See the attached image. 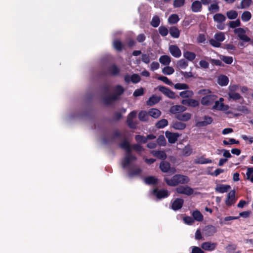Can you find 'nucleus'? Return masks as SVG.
<instances>
[{"label": "nucleus", "mask_w": 253, "mask_h": 253, "mask_svg": "<svg viewBox=\"0 0 253 253\" xmlns=\"http://www.w3.org/2000/svg\"><path fill=\"white\" fill-rule=\"evenodd\" d=\"M192 153V149L189 145L186 146L183 150V154L185 156H188Z\"/></svg>", "instance_id": "58"}, {"label": "nucleus", "mask_w": 253, "mask_h": 253, "mask_svg": "<svg viewBox=\"0 0 253 253\" xmlns=\"http://www.w3.org/2000/svg\"><path fill=\"white\" fill-rule=\"evenodd\" d=\"M234 32L237 35L240 40L245 42L251 41V39L246 35V31L244 29L242 28H236L234 30Z\"/></svg>", "instance_id": "5"}, {"label": "nucleus", "mask_w": 253, "mask_h": 253, "mask_svg": "<svg viewBox=\"0 0 253 253\" xmlns=\"http://www.w3.org/2000/svg\"><path fill=\"white\" fill-rule=\"evenodd\" d=\"M228 95L229 96V100L232 99L233 100H237L242 98V96L238 93L236 92H228Z\"/></svg>", "instance_id": "45"}, {"label": "nucleus", "mask_w": 253, "mask_h": 253, "mask_svg": "<svg viewBox=\"0 0 253 253\" xmlns=\"http://www.w3.org/2000/svg\"><path fill=\"white\" fill-rule=\"evenodd\" d=\"M144 181L147 184L152 185L156 184L158 179L154 176H148L144 178Z\"/></svg>", "instance_id": "38"}, {"label": "nucleus", "mask_w": 253, "mask_h": 253, "mask_svg": "<svg viewBox=\"0 0 253 253\" xmlns=\"http://www.w3.org/2000/svg\"><path fill=\"white\" fill-rule=\"evenodd\" d=\"M247 179L253 182V168H249L246 173Z\"/></svg>", "instance_id": "50"}, {"label": "nucleus", "mask_w": 253, "mask_h": 253, "mask_svg": "<svg viewBox=\"0 0 253 253\" xmlns=\"http://www.w3.org/2000/svg\"><path fill=\"white\" fill-rule=\"evenodd\" d=\"M140 79V77L138 74H133L131 76V82L134 84L138 83Z\"/></svg>", "instance_id": "57"}, {"label": "nucleus", "mask_w": 253, "mask_h": 253, "mask_svg": "<svg viewBox=\"0 0 253 253\" xmlns=\"http://www.w3.org/2000/svg\"><path fill=\"white\" fill-rule=\"evenodd\" d=\"M172 127L176 130H183L186 127V125L180 122H174L173 123Z\"/></svg>", "instance_id": "34"}, {"label": "nucleus", "mask_w": 253, "mask_h": 253, "mask_svg": "<svg viewBox=\"0 0 253 253\" xmlns=\"http://www.w3.org/2000/svg\"><path fill=\"white\" fill-rule=\"evenodd\" d=\"M217 246V243L210 241L205 242L202 244L201 248L206 251L212 252L215 250Z\"/></svg>", "instance_id": "10"}, {"label": "nucleus", "mask_w": 253, "mask_h": 253, "mask_svg": "<svg viewBox=\"0 0 253 253\" xmlns=\"http://www.w3.org/2000/svg\"><path fill=\"white\" fill-rule=\"evenodd\" d=\"M217 231L216 228L211 225L206 226L203 229V234L206 237L213 236Z\"/></svg>", "instance_id": "12"}, {"label": "nucleus", "mask_w": 253, "mask_h": 253, "mask_svg": "<svg viewBox=\"0 0 253 253\" xmlns=\"http://www.w3.org/2000/svg\"><path fill=\"white\" fill-rule=\"evenodd\" d=\"M169 192L165 189H155L153 190V194L158 199L165 198L169 195Z\"/></svg>", "instance_id": "7"}, {"label": "nucleus", "mask_w": 253, "mask_h": 253, "mask_svg": "<svg viewBox=\"0 0 253 253\" xmlns=\"http://www.w3.org/2000/svg\"><path fill=\"white\" fill-rule=\"evenodd\" d=\"M179 95L182 98H189L193 95V92L191 90H186L180 92Z\"/></svg>", "instance_id": "43"}, {"label": "nucleus", "mask_w": 253, "mask_h": 253, "mask_svg": "<svg viewBox=\"0 0 253 253\" xmlns=\"http://www.w3.org/2000/svg\"><path fill=\"white\" fill-rule=\"evenodd\" d=\"M183 200L182 199H176L172 204L171 209L174 211H177L180 209L183 206Z\"/></svg>", "instance_id": "19"}, {"label": "nucleus", "mask_w": 253, "mask_h": 253, "mask_svg": "<svg viewBox=\"0 0 253 253\" xmlns=\"http://www.w3.org/2000/svg\"><path fill=\"white\" fill-rule=\"evenodd\" d=\"M209 10L211 12H216L218 11L219 10V7L216 3H213L210 5L209 7Z\"/></svg>", "instance_id": "54"}, {"label": "nucleus", "mask_w": 253, "mask_h": 253, "mask_svg": "<svg viewBox=\"0 0 253 253\" xmlns=\"http://www.w3.org/2000/svg\"><path fill=\"white\" fill-rule=\"evenodd\" d=\"M199 65L202 68L208 69L209 67V63L205 60H201L199 62Z\"/></svg>", "instance_id": "64"}, {"label": "nucleus", "mask_w": 253, "mask_h": 253, "mask_svg": "<svg viewBox=\"0 0 253 253\" xmlns=\"http://www.w3.org/2000/svg\"><path fill=\"white\" fill-rule=\"evenodd\" d=\"M230 188V186L228 185L218 184L215 188L216 192L223 193L226 192Z\"/></svg>", "instance_id": "23"}, {"label": "nucleus", "mask_w": 253, "mask_h": 253, "mask_svg": "<svg viewBox=\"0 0 253 253\" xmlns=\"http://www.w3.org/2000/svg\"><path fill=\"white\" fill-rule=\"evenodd\" d=\"M169 51L171 55L175 58H179L181 55V50L176 45H169Z\"/></svg>", "instance_id": "14"}, {"label": "nucleus", "mask_w": 253, "mask_h": 253, "mask_svg": "<svg viewBox=\"0 0 253 253\" xmlns=\"http://www.w3.org/2000/svg\"><path fill=\"white\" fill-rule=\"evenodd\" d=\"M165 180L168 185L175 186L178 184H187L189 181V178L186 175L175 174L170 179L165 178Z\"/></svg>", "instance_id": "3"}, {"label": "nucleus", "mask_w": 253, "mask_h": 253, "mask_svg": "<svg viewBox=\"0 0 253 253\" xmlns=\"http://www.w3.org/2000/svg\"><path fill=\"white\" fill-rule=\"evenodd\" d=\"M174 88L176 89H188L189 86L186 84L177 83L174 84Z\"/></svg>", "instance_id": "52"}, {"label": "nucleus", "mask_w": 253, "mask_h": 253, "mask_svg": "<svg viewBox=\"0 0 253 253\" xmlns=\"http://www.w3.org/2000/svg\"><path fill=\"white\" fill-rule=\"evenodd\" d=\"M157 143L160 146H165L166 144V141L163 135H160L157 139Z\"/></svg>", "instance_id": "59"}, {"label": "nucleus", "mask_w": 253, "mask_h": 253, "mask_svg": "<svg viewBox=\"0 0 253 253\" xmlns=\"http://www.w3.org/2000/svg\"><path fill=\"white\" fill-rule=\"evenodd\" d=\"M169 34L174 38H178L179 37L180 32L176 27H172L169 29Z\"/></svg>", "instance_id": "32"}, {"label": "nucleus", "mask_w": 253, "mask_h": 253, "mask_svg": "<svg viewBox=\"0 0 253 253\" xmlns=\"http://www.w3.org/2000/svg\"><path fill=\"white\" fill-rule=\"evenodd\" d=\"M122 140L123 141L120 144L119 146L126 152L125 157L121 162L122 167L123 169L127 170L129 177H132L138 175L141 173V169L139 167H137L133 163L136 160V157L131 153V146L126 140L125 133L115 130L112 135L111 141Z\"/></svg>", "instance_id": "1"}, {"label": "nucleus", "mask_w": 253, "mask_h": 253, "mask_svg": "<svg viewBox=\"0 0 253 253\" xmlns=\"http://www.w3.org/2000/svg\"><path fill=\"white\" fill-rule=\"evenodd\" d=\"M176 192L180 194L190 196L193 194L194 190L188 186H179L175 189Z\"/></svg>", "instance_id": "6"}, {"label": "nucleus", "mask_w": 253, "mask_h": 253, "mask_svg": "<svg viewBox=\"0 0 253 253\" xmlns=\"http://www.w3.org/2000/svg\"><path fill=\"white\" fill-rule=\"evenodd\" d=\"M252 18V14L250 11H245L243 12L241 15L242 20L244 22L249 21Z\"/></svg>", "instance_id": "37"}, {"label": "nucleus", "mask_w": 253, "mask_h": 253, "mask_svg": "<svg viewBox=\"0 0 253 253\" xmlns=\"http://www.w3.org/2000/svg\"><path fill=\"white\" fill-rule=\"evenodd\" d=\"M108 71L111 75L117 76L119 74L120 69L115 64H112L109 67Z\"/></svg>", "instance_id": "27"}, {"label": "nucleus", "mask_w": 253, "mask_h": 253, "mask_svg": "<svg viewBox=\"0 0 253 253\" xmlns=\"http://www.w3.org/2000/svg\"><path fill=\"white\" fill-rule=\"evenodd\" d=\"M148 112L142 111L138 114V118L140 121L145 122L148 120Z\"/></svg>", "instance_id": "42"}, {"label": "nucleus", "mask_w": 253, "mask_h": 253, "mask_svg": "<svg viewBox=\"0 0 253 253\" xmlns=\"http://www.w3.org/2000/svg\"><path fill=\"white\" fill-rule=\"evenodd\" d=\"M158 79L160 81L163 82L167 84L170 85L172 84V82L165 76H160L158 77Z\"/></svg>", "instance_id": "56"}, {"label": "nucleus", "mask_w": 253, "mask_h": 253, "mask_svg": "<svg viewBox=\"0 0 253 253\" xmlns=\"http://www.w3.org/2000/svg\"><path fill=\"white\" fill-rule=\"evenodd\" d=\"M179 20L178 16L176 14L170 15L168 19V22L170 24H175Z\"/></svg>", "instance_id": "36"}, {"label": "nucleus", "mask_w": 253, "mask_h": 253, "mask_svg": "<svg viewBox=\"0 0 253 253\" xmlns=\"http://www.w3.org/2000/svg\"><path fill=\"white\" fill-rule=\"evenodd\" d=\"M183 56L189 61H193L196 57V54L194 52L187 51L183 52Z\"/></svg>", "instance_id": "39"}, {"label": "nucleus", "mask_w": 253, "mask_h": 253, "mask_svg": "<svg viewBox=\"0 0 253 253\" xmlns=\"http://www.w3.org/2000/svg\"><path fill=\"white\" fill-rule=\"evenodd\" d=\"M177 66L179 68L184 69L188 66V62L184 59H181L177 62Z\"/></svg>", "instance_id": "53"}, {"label": "nucleus", "mask_w": 253, "mask_h": 253, "mask_svg": "<svg viewBox=\"0 0 253 253\" xmlns=\"http://www.w3.org/2000/svg\"><path fill=\"white\" fill-rule=\"evenodd\" d=\"M148 114L152 117L157 119L160 116L161 112L157 109L152 108L149 111Z\"/></svg>", "instance_id": "31"}, {"label": "nucleus", "mask_w": 253, "mask_h": 253, "mask_svg": "<svg viewBox=\"0 0 253 253\" xmlns=\"http://www.w3.org/2000/svg\"><path fill=\"white\" fill-rule=\"evenodd\" d=\"M214 104L212 109L213 110H217L220 111H226L228 109L229 107L227 105H225L223 102L215 100Z\"/></svg>", "instance_id": "18"}, {"label": "nucleus", "mask_w": 253, "mask_h": 253, "mask_svg": "<svg viewBox=\"0 0 253 253\" xmlns=\"http://www.w3.org/2000/svg\"><path fill=\"white\" fill-rule=\"evenodd\" d=\"M160 168L162 171L167 172L170 169V164L168 162L162 161L160 164Z\"/></svg>", "instance_id": "33"}, {"label": "nucleus", "mask_w": 253, "mask_h": 253, "mask_svg": "<svg viewBox=\"0 0 253 253\" xmlns=\"http://www.w3.org/2000/svg\"><path fill=\"white\" fill-rule=\"evenodd\" d=\"M209 89H203L199 90L198 94L205 95L201 98V103L204 106H210L212 104L217 98V96L211 94Z\"/></svg>", "instance_id": "4"}, {"label": "nucleus", "mask_w": 253, "mask_h": 253, "mask_svg": "<svg viewBox=\"0 0 253 253\" xmlns=\"http://www.w3.org/2000/svg\"><path fill=\"white\" fill-rule=\"evenodd\" d=\"M168 125V121L166 119H162L158 121L156 124V126L158 128H163Z\"/></svg>", "instance_id": "41"}, {"label": "nucleus", "mask_w": 253, "mask_h": 253, "mask_svg": "<svg viewBox=\"0 0 253 253\" xmlns=\"http://www.w3.org/2000/svg\"><path fill=\"white\" fill-rule=\"evenodd\" d=\"M192 215L193 216L194 221H197L198 222H201L204 219L203 214L198 210H195L192 212Z\"/></svg>", "instance_id": "24"}, {"label": "nucleus", "mask_w": 253, "mask_h": 253, "mask_svg": "<svg viewBox=\"0 0 253 253\" xmlns=\"http://www.w3.org/2000/svg\"><path fill=\"white\" fill-rule=\"evenodd\" d=\"M252 2V0H242L240 6H238V9H246L248 8Z\"/></svg>", "instance_id": "35"}, {"label": "nucleus", "mask_w": 253, "mask_h": 253, "mask_svg": "<svg viewBox=\"0 0 253 253\" xmlns=\"http://www.w3.org/2000/svg\"><path fill=\"white\" fill-rule=\"evenodd\" d=\"M241 22L239 19H237L235 21H230L229 27L231 28H235L236 27L240 26Z\"/></svg>", "instance_id": "55"}, {"label": "nucleus", "mask_w": 253, "mask_h": 253, "mask_svg": "<svg viewBox=\"0 0 253 253\" xmlns=\"http://www.w3.org/2000/svg\"><path fill=\"white\" fill-rule=\"evenodd\" d=\"M226 15L229 19H235L238 16V13L235 10H231L226 12Z\"/></svg>", "instance_id": "46"}, {"label": "nucleus", "mask_w": 253, "mask_h": 253, "mask_svg": "<svg viewBox=\"0 0 253 253\" xmlns=\"http://www.w3.org/2000/svg\"><path fill=\"white\" fill-rule=\"evenodd\" d=\"M135 140L138 142L146 143L147 141L146 137L144 136L137 135L135 137Z\"/></svg>", "instance_id": "60"}, {"label": "nucleus", "mask_w": 253, "mask_h": 253, "mask_svg": "<svg viewBox=\"0 0 253 253\" xmlns=\"http://www.w3.org/2000/svg\"><path fill=\"white\" fill-rule=\"evenodd\" d=\"M223 143L225 145H231V144H239V142L237 140H236L234 138H230L228 141L227 140H224L223 141Z\"/></svg>", "instance_id": "62"}, {"label": "nucleus", "mask_w": 253, "mask_h": 253, "mask_svg": "<svg viewBox=\"0 0 253 253\" xmlns=\"http://www.w3.org/2000/svg\"><path fill=\"white\" fill-rule=\"evenodd\" d=\"M125 89L121 85H117L113 88V94L112 95H105L103 97L104 102L106 104H110L112 102L119 99L120 97L124 92Z\"/></svg>", "instance_id": "2"}, {"label": "nucleus", "mask_w": 253, "mask_h": 253, "mask_svg": "<svg viewBox=\"0 0 253 253\" xmlns=\"http://www.w3.org/2000/svg\"><path fill=\"white\" fill-rule=\"evenodd\" d=\"M221 60L223 61L225 63L227 64H231L233 61V59L231 56H227L224 55H220Z\"/></svg>", "instance_id": "44"}, {"label": "nucleus", "mask_w": 253, "mask_h": 253, "mask_svg": "<svg viewBox=\"0 0 253 253\" xmlns=\"http://www.w3.org/2000/svg\"><path fill=\"white\" fill-rule=\"evenodd\" d=\"M229 82L228 78L225 75H221L218 78V84L221 86L227 85Z\"/></svg>", "instance_id": "29"}, {"label": "nucleus", "mask_w": 253, "mask_h": 253, "mask_svg": "<svg viewBox=\"0 0 253 253\" xmlns=\"http://www.w3.org/2000/svg\"><path fill=\"white\" fill-rule=\"evenodd\" d=\"M181 103L184 105H186L191 107H196L199 105V101L192 98L183 99L181 101Z\"/></svg>", "instance_id": "15"}, {"label": "nucleus", "mask_w": 253, "mask_h": 253, "mask_svg": "<svg viewBox=\"0 0 253 253\" xmlns=\"http://www.w3.org/2000/svg\"><path fill=\"white\" fill-rule=\"evenodd\" d=\"M183 221L185 223L188 225H192L194 222V219L190 216H186L183 218Z\"/></svg>", "instance_id": "63"}, {"label": "nucleus", "mask_w": 253, "mask_h": 253, "mask_svg": "<svg viewBox=\"0 0 253 253\" xmlns=\"http://www.w3.org/2000/svg\"><path fill=\"white\" fill-rule=\"evenodd\" d=\"M202 8L201 2L199 0H195L192 2L191 5V10L194 12H199L201 11Z\"/></svg>", "instance_id": "20"}, {"label": "nucleus", "mask_w": 253, "mask_h": 253, "mask_svg": "<svg viewBox=\"0 0 253 253\" xmlns=\"http://www.w3.org/2000/svg\"><path fill=\"white\" fill-rule=\"evenodd\" d=\"M191 115L189 113H184L175 115V118L181 121H188L191 118Z\"/></svg>", "instance_id": "22"}, {"label": "nucleus", "mask_w": 253, "mask_h": 253, "mask_svg": "<svg viewBox=\"0 0 253 253\" xmlns=\"http://www.w3.org/2000/svg\"><path fill=\"white\" fill-rule=\"evenodd\" d=\"M165 134L169 142L171 144L174 143L180 136L178 133L170 132L169 131H167Z\"/></svg>", "instance_id": "13"}, {"label": "nucleus", "mask_w": 253, "mask_h": 253, "mask_svg": "<svg viewBox=\"0 0 253 253\" xmlns=\"http://www.w3.org/2000/svg\"><path fill=\"white\" fill-rule=\"evenodd\" d=\"M160 22V20L159 17L156 15L153 17L151 22V25L152 27L156 28L159 25Z\"/></svg>", "instance_id": "48"}, {"label": "nucleus", "mask_w": 253, "mask_h": 253, "mask_svg": "<svg viewBox=\"0 0 253 253\" xmlns=\"http://www.w3.org/2000/svg\"><path fill=\"white\" fill-rule=\"evenodd\" d=\"M210 43L213 46L215 47H219L221 45L220 42L216 40L215 39H211L209 41Z\"/></svg>", "instance_id": "61"}, {"label": "nucleus", "mask_w": 253, "mask_h": 253, "mask_svg": "<svg viewBox=\"0 0 253 253\" xmlns=\"http://www.w3.org/2000/svg\"><path fill=\"white\" fill-rule=\"evenodd\" d=\"M161 99V98L160 97L153 95L147 100V105L149 106L154 105L158 103Z\"/></svg>", "instance_id": "25"}, {"label": "nucleus", "mask_w": 253, "mask_h": 253, "mask_svg": "<svg viewBox=\"0 0 253 253\" xmlns=\"http://www.w3.org/2000/svg\"><path fill=\"white\" fill-rule=\"evenodd\" d=\"M151 154L160 159L165 160L167 158V154L164 151L153 150Z\"/></svg>", "instance_id": "21"}, {"label": "nucleus", "mask_w": 253, "mask_h": 253, "mask_svg": "<svg viewBox=\"0 0 253 253\" xmlns=\"http://www.w3.org/2000/svg\"><path fill=\"white\" fill-rule=\"evenodd\" d=\"M114 47L118 51H121L122 50V43L119 40H115L113 42Z\"/></svg>", "instance_id": "51"}, {"label": "nucleus", "mask_w": 253, "mask_h": 253, "mask_svg": "<svg viewBox=\"0 0 253 253\" xmlns=\"http://www.w3.org/2000/svg\"><path fill=\"white\" fill-rule=\"evenodd\" d=\"M204 121H199L196 123V126L198 127L205 126L212 123L213 119L208 116H205L203 118Z\"/></svg>", "instance_id": "17"}, {"label": "nucleus", "mask_w": 253, "mask_h": 253, "mask_svg": "<svg viewBox=\"0 0 253 253\" xmlns=\"http://www.w3.org/2000/svg\"><path fill=\"white\" fill-rule=\"evenodd\" d=\"M214 38L220 42L224 41L225 39L224 34L221 32L216 33L214 36Z\"/></svg>", "instance_id": "47"}, {"label": "nucleus", "mask_w": 253, "mask_h": 253, "mask_svg": "<svg viewBox=\"0 0 253 253\" xmlns=\"http://www.w3.org/2000/svg\"><path fill=\"white\" fill-rule=\"evenodd\" d=\"M213 19L216 23H223L226 20V18L221 13H216L213 16Z\"/></svg>", "instance_id": "30"}, {"label": "nucleus", "mask_w": 253, "mask_h": 253, "mask_svg": "<svg viewBox=\"0 0 253 253\" xmlns=\"http://www.w3.org/2000/svg\"><path fill=\"white\" fill-rule=\"evenodd\" d=\"M186 110V108L183 105H174L170 107L169 112L173 114H179Z\"/></svg>", "instance_id": "16"}, {"label": "nucleus", "mask_w": 253, "mask_h": 253, "mask_svg": "<svg viewBox=\"0 0 253 253\" xmlns=\"http://www.w3.org/2000/svg\"><path fill=\"white\" fill-rule=\"evenodd\" d=\"M174 72V69L169 65L166 66L162 69V73L166 75H170Z\"/></svg>", "instance_id": "40"}, {"label": "nucleus", "mask_w": 253, "mask_h": 253, "mask_svg": "<svg viewBox=\"0 0 253 253\" xmlns=\"http://www.w3.org/2000/svg\"><path fill=\"white\" fill-rule=\"evenodd\" d=\"M159 60L162 64L168 66L171 62V58L168 55H162L160 56Z\"/></svg>", "instance_id": "28"}, {"label": "nucleus", "mask_w": 253, "mask_h": 253, "mask_svg": "<svg viewBox=\"0 0 253 253\" xmlns=\"http://www.w3.org/2000/svg\"><path fill=\"white\" fill-rule=\"evenodd\" d=\"M194 163L198 164H207L211 163L212 161L210 159H207L202 156L195 159Z\"/></svg>", "instance_id": "26"}, {"label": "nucleus", "mask_w": 253, "mask_h": 253, "mask_svg": "<svg viewBox=\"0 0 253 253\" xmlns=\"http://www.w3.org/2000/svg\"><path fill=\"white\" fill-rule=\"evenodd\" d=\"M237 199L235 197V190H231L228 194L227 197L225 201V204L228 207L231 206L236 203Z\"/></svg>", "instance_id": "8"}, {"label": "nucleus", "mask_w": 253, "mask_h": 253, "mask_svg": "<svg viewBox=\"0 0 253 253\" xmlns=\"http://www.w3.org/2000/svg\"><path fill=\"white\" fill-rule=\"evenodd\" d=\"M158 89L160 91L162 92L168 97L171 99H174L175 98L174 92L169 89L168 87L164 86L159 85L158 86Z\"/></svg>", "instance_id": "9"}, {"label": "nucleus", "mask_w": 253, "mask_h": 253, "mask_svg": "<svg viewBox=\"0 0 253 253\" xmlns=\"http://www.w3.org/2000/svg\"><path fill=\"white\" fill-rule=\"evenodd\" d=\"M136 116L135 111L131 112L127 116L126 122L129 127L131 128H135L137 126V123L133 121V119Z\"/></svg>", "instance_id": "11"}, {"label": "nucleus", "mask_w": 253, "mask_h": 253, "mask_svg": "<svg viewBox=\"0 0 253 253\" xmlns=\"http://www.w3.org/2000/svg\"><path fill=\"white\" fill-rule=\"evenodd\" d=\"M158 30L160 34L163 37L166 36L169 33V30L165 26H161L159 27Z\"/></svg>", "instance_id": "49"}]
</instances>
